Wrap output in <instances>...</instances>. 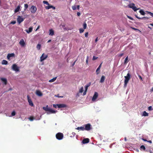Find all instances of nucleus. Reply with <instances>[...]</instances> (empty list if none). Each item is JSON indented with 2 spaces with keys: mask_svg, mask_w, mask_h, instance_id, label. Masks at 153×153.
<instances>
[{
  "mask_svg": "<svg viewBox=\"0 0 153 153\" xmlns=\"http://www.w3.org/2000/svg\"><path fill=\"white\" fill-rule=\"evenodd\" d=\"M83 91V87H82L79 90V92L80 93H82Z\"/></svg>",
  "mask_w": 153,
  "mask_h": 153,
  "instance_id": "35",
  "label": "nucleus"
},
{
  "mask_svg": "<svg viewBox=\"0 0 153 153\" xmlns=\"http://www.w3.org/2000/svg\"><path fill=\"white\" fill-rule=\"evenodd\" d=\"M20 6L19 5L17 6L16 8L14 10V13H16L17 12H18L20 10Z\"/></svg>",
  "mask_w": 153,
  "mask_h": 153,
  "instance_id": "25",
  "label": "nucleus"
},
{
  "mask_svg": "<svg viewBox=\"0 0 153 153\" xmlns=\"http://www.w3.org/2000/svg\"><path fill=\"white\" fill-rule=\"evenodd\" d=\"M147 12L148 13V14H150V16H152V17H153V13H151L150 12H149V11H147Z\"/></svg>",
  "mask_w": 153,
  "mask_h": 153,
  "instance_id": "38",
  "label": "nucleus"
},
{
  "mask_svg": "<svg viewBox=\"0 0 153 153\" xmlns=\"http://www.w3.org/2000/svg\"><path fill=\"white\" fill-rule=\"evenodd\" d=\"M33 30L32 27H30L29 28L28 30L26 29L25 30V31L27 33H29L32 32Z\"/></svg>",
  "mask_w": 153,
  "mask_h": 153,
  "instance_id": "13",
  "label": "nucleus"
},
{
  "mask_svg": "<svg viewBox=\"0 0 153 153\" xmlns=\"http://www.w3.org/2000/svg\"><path fill=\"white\" fill-rule=\"evenodd\" d=\"M83 28L84 29H85L87 27V24L85 23L83 25Z\"/></svg>",
  "mask_w": 153,
  "mask_h": 153,
  "instance_id": "41",
  "label": "nucleus"
},
{
  "mask_svg": "<svg viewBox=\"0 0 153 153\" xmlns=\"http://www.w3.org/2000/svg\"><path fill=\"white\" fill-rule=\"evenodd\" d=\"M45 9H49L51 8H52L53 10H55V7H53L52 5H48V6H46L45 7Z\"/></svg>",
  "mask_w": 153,
  "mask_h": 153,
  "instance_id": "18",
  "label": "nucleus"
},
{
  "mask_svg": "<svg viewBox=\"0 0 153 153\" xmlns=\"http://www.w3.org/2000/svg\"><path fill=\"white\" fill-rule=\"evenodd\" d=\"M98 37H97L95 40V42H97V41H98Z\"/></svg>",
  "mask_w": 153,
  "mask_h": 153,
  "instance_id": "59",
  "label": "nucleus"
},
{
  "mask_svg": "<svg viewBox=\"0 0 153 153\" xmlns=\"http://www.w3.org/2000/svg\"><path fill=\"white\" fill-rule=\"evenodd\" d=\"M48 111L49 112V114H53L55 113L56 112H57V111H55L52 110L51 108H50L49 109Z\"/></svg>",
  "mask_w": 153,
  "mask_h": 153,
  "instance_id": "20",
  "label": "nucleus"
},
{
  "mask_svg": "<svg viewBox=\"0 0 153 153\" xmlns=\"http://www.w3.org/2000/svg\"><path fill=\"white\" fill-rule=\"evenodd\" d=\"M54 31L52 29H51L49 30V35L51 36H53L54 35Z\"/></svg>",
  "mask_w": 153,
  "mask_h": 153,
  "instance_id": "23",
  "label": "nucleus"
},
{
  "mask_svg": "<svg viewBox=\"0 0 153 153\" xmlns=\"http://www.w3.org/2000/svg\"><path fill=\"white\" fill-rule=\"evenodd\" d=\"M123 54H124L123 53H122L120 54L118 56H120V57H121L123 55Z\"/></svg>",
  "mask_w": 153,
  "mask_h": 153,
  "instance_id": "52",
  "label": "nucleus"
},
{
  "mask_svg": "<svg viewBox=\"0 0 153 153\" xmlns=\"http://www.w3.org/2000/svg\"><path fill=\"white\" fill-rule=\"evenodd\" d=\"M72 134L74 136L75 135H76V134L75 133L73 132L72 133Z\"/></svg>",
  "mask_w": 153,
  "mask_h": 153,
  "instance_id": "58",
  "label": "nucleus"
},
{
  "mask_svg": "<svg viewBox=\"0 0 153 153\" xmlns=\"http://www.w3.org/2000/svg\"><path fill=\"white\" fill-rule=\"evenodd\" d=\"M24 20V19L23 18L22 16H18V18L17 19V22L19 23L20 24L22 22H23Z\"/></svg>",
  "mask_w": 153,
  "mask_h": 153,
  "instance_id": "9",
  "label": "nucleus"
},
{
  "mask_svg": "<svg viewBox=\"0 0 153 153\" xmlns=\"http://www.w3.org/2000/svg\"><path fill=\"white\" fill-rule=\"evenodd\" d=\"M105 77L104 76H102V77L101 78L100 80V82L102 83L105 80Z\"/></svg>",
  "mask_w": 153,
  "mask_h": 153,
  "instance_id": "22",
  "label": "nucleus"
},
{
  "mask_svg": "<svg viewBox=\"0 0 153 153\" xmlns=\"http://www.w3.org/2000/svg\"><path fill=\"white\" fill-rule=\"evenodd\" d=\"M62 27H65V25H62Z\"/></svg>",
  "mask_w": 153,
  "mask_h": 153,
  "instance_id": "62",
  "label": "nucleus"
},
{
  "mask_svg": "<svg viewBox=\"0 0 153 153\" xmlns=\"http://www.w3.org/2000/svg\"><path fill=\"white\" fill-rule=\"evenodd\" d=\"M139 12L142 15H144L145 14V13L142 10H140L139 11Z\"/></svg>",
  "mask_w": 153,
  "mask_h": 153,
  "instance_id": "27",
  "label": "nucleus"
},
{
  "mask_svg": "<svg viewBox=\"0 0 153 153\" xmlns=\"http://www.w3.org/2000/svg\"><path fill=\"white\" fill-rule=\"evenodd\" d=\"M140 149H143V150H145L146 149V148L144 145H142L140 147Z\"/></svg>",
  "mask_w": 153,
  "mask_h": 153,
  "instance_id": "31",
  "label": "nucleus"
},
{
  "mask_svg": "<svg viewBox=\"0 0 153 153\" xmlns=\"http://www.w3.org/2000/svg\"><path fill=\"white\" fill-rule=\"evenodd\" d=\"M87 92V91H85L84 93H83V95H85L86 94V92Z\"/></svg>",
  "mask_w": 153,
  "mask_h": 153,
  "instance_id": "56",
  "label": "nucleus"
},
{
  "mask_svg": "<svg viewBox=\"0 0 153 153\" xmlns=\"http://www.w3.org/2000/svg\"><path fill=\"white\" fill-rule=\"evenodd\" d=\"M131 28H132V29L134 30H138L140 32V31L138 29H137L134 27H131Z\"/></svg>",
  "mask_w": 153,
  "mask_h": 153,
  "instance_id": "43",
  "label": "nucleus"
},
{
  "mask_svg": "<svg viewBox=\"0 0 153 153\" xmlns=\"http://www.w3.org/2000/svg\"><path fill=\"white\" fill-rule=\"evenodd\" d=\"M20 44L22 46H24L25 45V42L23 39H22L19 42Z\"/></svg>",
  "mask_w": 153,
  "mask_h": 153,
  "instance_id": "21",
  "label": "nucleus"
},
{
  "mask_svg": "<svg viewBox=\"0 0 153 153\" xmlns=\"http://www.w3.org/2000/svg\"><path fill=\"white\" fill-rule=\"evenodd\" d=\"M1 81L4 83L5 85H6L7 84V80L6 79L4 78H1Z\"/></svg>",
  "mask_w": 153,
  "mask_h": 153,
  "instance_id": "26",
  "label": "nucleus"
},
{
  "mask_svg": "<svg viewBox=\"0 0 153 153\" xmlns=\"http://www.w3.org/2000/svg\"><path fill=\"white\" fill-rule=\"evenodd\" d=\"M142 139L143 141H147V140L146 139H145L144 138H142Z\"/></svg>",
  "mask_w": 153,
  "mask_h": 153,
  "instance_id": "54",
  "label": "nucleus"
},
{
  "mask_svg": "<svg viewBox=\"0 0 153 153\" xmlns=\"http://www.w3.org/2000/svg\"><path fill=\"white\" fill-rule=\"evenodd\" d=\"M16 112L15 111H13L11 113V115L12 116H14L16 115Z\"/></svg>",
  "mask_w": 153,
  "mask_h": 153,
  "instance_id": "37",
  "label": "nucleus"
},
{
  "mask_svg": "<svg viewBox=\"0 0 153 153\" xmlns=\"http://www.w3.org/2000/svg\"><path fill=\"white\" fill-rule=\"evenodd\" d=\"M102 64V63L97 68L96 70V72L97 74H99L100 73V70Z\"/></svg>",
  "mask_w": 153,
  "mask_h": 153,
  "instance_id": "15",
  "label": "nucleus"
},
{
  "mask_svg": "<svg viewBox=\"0 0 153 153\" xmlns=\"http://www.w3.org/2000/svg\"><path fill=\"white\" fill-rule=\"evenodd\" d=\"M89 142V139L88 138L84 139L82 141V143L83 144H86L88 143Z\"/></svg>",
  "mask_w": 153,
  "mask_h": 153,
  "instance_id": "11",
  "label": "nucleus"
},
{
  "mask_svg": "<svg viewBox=\"0 0 153 153\" xmlns=\"http://www.w3.org/2000/svg\"><path fill=\"white\" fill-rule=\"evenodd\" d=\"M128 56H127L125 58L124 60V64H126L128 62Z\"/></svg>",
  "mask_w": 153,
  "mask_h": 153,
  "instance_id": "30",
  "label": "nucleus"
},
{
  "mask_svg": "<svg viewBox=\"0 0 153 153\" xmlns=\"http://www.w3.org/2000/svg\"><path fill=\"white\" fill-rule=\"evenodd\" d=\"M51 40L50 39L48 41V42H51Z\"/></svg>",
  "mask_w": 153,
  "mask_h": 153,
  "instance_id": "63",
  "label": "nucleus"
},
{
  "mask_svg": "<svg viewBox=\"0 0 153 153\" xmlns=\"http://www.w3.org/2000/svg\"><path fill=\"white\" fill-rule=\"evenodd\" d=\"M80 15V13L79 12H78L77 13V15L78 16H79Z\"/></svg>",
  "mask_w": 153,
  "mask_h": 153,
  "instance_id": "55",
  "label": "nucleus"
},
{
  "mask_svg": "<svg viewBox=\"0 0 153 153\" xmlns=\"http://www.w3.org/2000/svg\"><path fill=\"white\" fill-rule=\"evenodd\" d=\"M98 58V57H96L95 56H94L93 57V60H94L97 59Z\"/></svg>",
  "mask_w": 153,
  "mask_h": 153,
  "instance_id": "45",
  "label": "nucleus"
},
{
  "mask_svg": "<svg viewBox=\"0 0 153 153\" xmlns=\"http://www.w3.org/2000/svg\"><path fill=\"white\" fill-rule=\"evenodd\" d=\"M50 108H48V105H47L46 107H43V109L44 110L46 111H48Z\"/></svg>",
  "mask_w": 153,
  "mask_h": 153,
  "instance_id": "24",
  "label": "nucleus"
},
{
  "mask_svg": "<svg viewBox=\"0 0 153 153\" xmlns=\"http://www.w3.org/2000/svg\"><path fill=\"white\" fill-rule=\"evenodd\" d=\"M48 57V56L47 55H45L44 53H43L42 56H41L40 58V60L41 62L42 61L44 60L45 59H46Z\"/></svg>",
  "mask_w": 153,
  "mask_h": 153,
  "instance_id": "7",
  "label": "nucleus"
},
{
  "mask_svg": "<svg viewBox=\"0 0 153 153\" xmlns=\"http://www.w3.org/2000/svg\"><path fill=\"white\" fill-rule=\"evenodd\" d=\"M16 23V21H12L11 22L10 24H12L13 25L15 24Z\"/></svg>",
  "mask_w": 153,
  "mask_h": 153,
  "instance_id": "46",
  "label": "nucleus"
},
{
  "mask_svg": "<svg viewBox=\"0 0 153 153\" xmlns=\"http://www.w3.org/2000/svg\"><path fill=\"white\" fill-rule=\"evenodd\" d=\"M98 97V94L97 92H95L92 98V100L94 101Z\"/></svg>",
  "mask_w": 153,
  "mask_h": 153,
  "instance_id": "10",
  "label": "nucleus"
},
{
  "mask_svg": "<svg viewBox=\"0 0 153 153\" xmlns=\"http://www.w3.org/2000/svg\"><path fill=\"white\" fill-rule=\"evenodd\" d=\"M143 115L145 116H148V114L145 111L143 112Z\"/></svg>",
  "mask_w": 153,
  "mask_h": 153,
  "instance_id": "32",
  "label": "nucleus"
},
{
  "mask_svg": "<svg viewBox=\"0 0 153 153\" xmlns=\"http://www.w3.org/2000/svg\"><path fill=\"white\" fill-rule=\"evenodd\" d=\"M37 10L36 7L33 5L30 8V11L33 13H34L36 12Z\"/></svg>",
  "mask_w": 153,
  "mask_h": 153,
  "instance_id": "6",
  "label": "nucleus"
},
{
  "mask_svg": "<svg viewBox=\"0 0 153 153\" xmlns=\"http://www.w3.org/2000/svg\"><path fill=\"white\" fill-rule=\"evenodd\" d=\"M56 78L57 77L53 78L52 79L50 80L49 82H53L56 79Z\"/></svg>",
  "mask_w": 153,
  "mask_h": 153,
  "instance_id": "28",
  "label": "nucleus"
},
{
  "mask_svg": "<svg viewBox=\"0 0 153 153\" xmlns=\"http://www.w3.org/2000/svg\"><path fill=\"white\" fill-rule=\"evenodd\" d=\"M72 8L73 10H75L76 9V6H73L72 7Z\"/></svg>",
  "mask_w": 153,
  "mask_h": 153,
  "instance_id": "42",
  "label": "nucleus"
},
{
  "mask_svg": "<svg viewBox=\"0 0 153 153\" xmlns=\"http://www.w3.org/2000/svg\"><path fill=\"white\" fill-rule=\"evenodd\" d=\"M88 33L86 32L85 33V37H87L88 36Z\"/></svg>",
  "mask_w": 153,
  "mask_h": 153,
  "instance_id": "50",
  "label": "nucleus"
},
{
  "mask_svg": "<svg viewBox=\"0 0 153 153\" xmlns=\"http://www.w3.org/2000/svg\"><path fill=\"white\" fill-rule=\"evenodd\" d=\"M88 86H87L86 85L85 86V91H87V89H88Z\"/></svg>",
  "mask_w": 153,
  "mask_h": 153,
  "instance_id": "51",
  "label": "nucleus"
},
{
  "mask_svg": "<svg viewBox=\"0 0 153 153\" xmlns=\"http://www.w3.org/2000/svg\"><path fill=\"white\" fill-rule=\"evenodd\" d=\"M127 17H128V19H131V20H134V19H133V18H132V17H131V16H127Z\"/></svg>",
  "mask_w": 153,
  "mask_h": 153,
  "instance_id": "44",
  "label": "nucleus"
},
{
  "mask_svg": "<svg viewBox=\"0 0 153 153\" xmlns=\"http://www.w3.org/2000/svg\"><path fill=\"white\" fill-rule=\"evenodd\" d=\"M91 85V82H90L89 83H88L87 85H86L87 86L89 87Z\"/></svg>",
  "mask_w": 153,
  "mask_h": 153,
  "instance_id": "53",
  "label": "nucleus"
},
{
  "mask_svg": "<svg viewBox=\"0 0 153 153\" xmlns=\"http://www.w3.org/2000/svg\"><path fill=\"white\" fill-rule=\"evenodd\" d=\"M128 7L131 8H132L134 11H136L137 10L140 9L139 8H137L135 6V4L133 3H131L128 5Z\"/></svg>",
  "mask_w": 153,
  "mask_h": 153,
  "instance_id": "3",
  "label": "nucleus"
},
{
  "mask_svg": "<svg viewBox=\"0 0 153 153\" xmlns=\"http://www.w3.org/2000/svg\"><path fill=\"white\" fill-rule=\"evenodd\" d=\"M14 56L15 54L14 53H9L7 56V58L8 59H9L10 57H14Z\"/></svg>",
  "mask_w": 153,
  "mask_h": 153,
  "instance_id": "17",
  "label": "nucleus"
},
{
  "mask_svg": "<svg viewBox=\"0 0 153 153\" xmlns=\"http://www.w3.org/2000/svg\"><path fill=\"white\" fill-rule=\"evenodd\" d=\"M147 142H148L151 143H152V141L151 140H149V141L147 140Z\"/></svg>",
  "mask_w": 153,
  "mask_h": 153,
  "instance_id": "61",
  "label": "nucleus"
},
{
  "mask_svg": "<svg viewBox=\"0 0 153 153\" xmlns=\"http://www.w3.org/2000/svg\"><path fill=\"white\" fill-rule=\"evenodd\" d=\"M79 5H77V8L78 10H79Z\"/></svg>",
  "mask_w": 153,
  "mask_h": 153,
  "instance_id": "60",
  "label": "nucleus"
},
{
  "mask_svg": "<svg viewBox=\"0 0 153 153\" xmlns=\"http://www.w3.org/2000/svg\"><path fill=\"white\" fill-rule=\"evenodd\" d=\"M88 59L89 57L88 56H87L86 61V64H88Z\"/></svg>",
  "mask_w": 153,
  "mask_h": 153,
  "instance_id": "47",
  "label": "nucleus"
},
{
  "mask_svg": "<svg viewBox=\"0 0 153 153\" xmlns=\"http://www.w3.org/2000/svg\"><path fill=\"white\" fill-rule=\"evenodd\" d=\"M151 91H153V87L151 88Z\"/></svg>",
  "mask_w": 153,
  "mask_h": 153,
  "instance_id": "64",
  "label": "nucleus"
},
{
  "mask_svg": "<svg viewBox=\"0 0 153 153\" xmlns=\"http://www.w3.org/2000/svg\"><path fill=\"white\" fill-rule=\"evenodd\" d=\"M58 104H53V107L55 108H57V107H58Z\"/></svg>",
  "mask_w": 153,
  "mask_h": 153,
  "instance_id": "48",
  "label": "nucleus"
},
{
  "mask_svg": "<svg viewBox=\"0 0 153 153\" xmlns=\"http://www.w3.org/2000/svg\"><path fill=\"white\" fill-rule=\"evenodd\" d=\"M34 117H33L32 116L30 117L29 118V119L30 121H32L34 120Z\"/></svg>",
  "mask_w": 153,
  "mask_h": 153,
  "instance_id": "36",
  "label": "nucleus"
},
{
  "mask_svg": "<svg viewBox=\"0 0 153 153\" xmlns=\"http://www.w3.org/2000/svg\"><path fill=\"white\" fill-rule=\"evenodd\" d=\"M41 47V45L40 44H38L36 46V48L38 50H39Z\"/></svg>",
  "mask_w": 153,
  "mask_h": 153,
  "instance_id": "33",
  "label": "nucleus"
},
{
  "mask_svg": "<svg viewBox=\"0 0 153 153\" xmlns=\"http://www.w3.org/2000/svg\"><path fill=\"white\" fill-rule=\"evenodd\" d=\"M76 129L79 130H81L82 131L85 130V129L84 128V126H80V127H78L76 128Z\"/></svg>",
  "mask_w": 153,
  "mask_h": 153,
  "instance_id": "19",
  "label": "nucleus"
},
{
  "mask_svg": "<svg viewBox=\"0 0 153 153\" xmlns=\"http://www.w3.org/2000/svg\"><path fill=\"white\" fill-rule=\"evenodd\" d=\"M77 59H76L74 62L73 63V64H72V66H74L75 64V63L76 62V61L77 60Z\"/></svg>",
  "mask_w": 153,
  "mask_h": 153,
  "instance_id": "57",
  "label": "nucleus"
},
{
  "mask_svg": "<svg viewBox=\"0 0 153 153\" xmlns=\"http://www.w3.org/2000/svg\"><path fill=\"white\" fill-rule=\"evenodd\" d=\"M148 110H149V111H151L152 110H153V109H152V106H149V107H148Z\"/></svg>",
  "mask_w": 153,
  "mask_h": 153,
  "instance_id": "49",
  "label": "nucleus"
},
{
  "mask_svg": "<svg viewBox=\"0 0 153 153\" xmlns=\"http://www.w3.org/2000/svg\"><path fill=\"white\" fill-rule=\"evenodd\" d=\"M36 94L39 96H42V93L39 90L36 91Z\"/></svg>",
  "mask_w": 153,
  "mask_h": 153,
  "instance_id": "16",
  "label": "nucleus"
},
{
  "mask_svg": "<svg viewBox=\"0 0 153 153\" xmlns=\"http://www.w3.org/2000/svg\"><path fill=\"white\" fill-rule=\"evenodd\" d=\"M28 7V5L27 4H25L24 5V10H25Z\"/></svg>",
  "mask_w": 153,
  "mask_h": 153,
  "instance_id": "34",
  "label": "nucleus"
},
{
  "mask_svg": "<svg viewBox=\"0 0 153 153\" xmlns=\"http://www.w3.org/2000/svg\"><path fill=\"white\" fill-rule=\"evenodd\" d=\"M135 16L136 18L139 19H146L147 20L149 19L148 17H144L142 18H140L138 17L137 15H135Z\"/></svg>",
  "mask_w": 153,
  "mask_h": 153,
  "instance_id": "14",
  "label": "nucleus"
},
{
  "mask_svg": "<svg viewBox=\"0 0 153 153\" xmlns=\"http://www.w3.org/2000/svg\"><path fill=\"white\" fill-rule=\"evenodd\" d=\"M2 64L7 65V62L5 60H3L2 62Z\"/></svg>",
  "mask_w": 153,
  "mask_h": 153,
  "instance_id": "29",
  "label": "nucleus"
},
{
  "mask_svg": "<svg viewBox=\"0 0 153 153\" xmlns=\"http://www.w3.org/2000/svg\"><path fill=\"white\" fill-rule=\"evenodd\" d=\"M58 107L59 108L66 107V105L65 104H58Z\"/></svg>",
  "mask_w": 153,
  "mask_h": 153,
  "instance_id": "12",
  "label": "nucleus"
},
{
  "mask_svg": "<svg viewBox=\"0 0 153 153\" xmlns=\"http://www.w3.org/2000/svg\"><path fill=\"white\" fill-rule=\"evenodd\" d=\"M27 98L28 101L29 102V105L31 106H33V104L31 99L30 98L29 96V95H27Z\"/></svg>",
  "mask_w": 153,
  "mask_h": 153,
  "instance_id": "8",
  "label": "nucleus"
},
{
  "mask_svg": "<svg viewBox=\"0 0 153 153\" xmlns=\"http://www.w3.org/2000/svg\"><path fill=\"white\" fill-rule=\"evenodd\" d=\"M12 68L13 70L15 71L16 72L19 71V68L17 66L16 64H13L12 67Z\"/></svg>",
  "mask_w": 153,
  "mask_h": 153,
  "instance_id": "5",
  "label": "nucleus"
},
{
  "mask_svg": "<svg viewBox=\"0 0 153 153\" xmlns=\"http://www.w3.org/2000/svg\"><path fill=\"white\" fill-rule=\"evenodd\" d=\"M83 126H84L85 130L89 131L92 128L91 127L92 126L90 123H88L87 124L84 125Z\"/></svg>",
  "mask_w": 153,
  "mask_h": 153,
  "instance_id": "2",
  "label": "nucleus"
},
{
  "mask_svg": "<svg viewBox=\"0 0 153 153\" xmlns=\"http://www.w3.org/2000/svg\"><path fill=\"white\" fill-rule=\"evenodd\" d=\"M79 32L80 33H83L84 31V29L82 28H80L79 29Z\"/></svg>",
  "mask_w": 153,
  "mask_h": 153,
  "instance_id": "40",
  "label": "nucleus"
},
{
  "mask_svg": "<svg viewBox=\"0 0 153 153\" xmlns=\"http://www.w3.org/2000/svg\"><path fill=\"white\" fill-rule=\"evenodd\" d=\"M56 137L58 140H61L63 137V134L61 133H58L56 134Z\"/></svg>",
  "mask_w": 153,
  "mask_h": 153,
  "instance_id": "4",
  "label": "nucleus"
},
{
  "mask_svg": "<svg viewBox=\"0 0 153 153\" xmlns=\"http://www.w3.org/2000/svg\"><path fill=\"white\" fill-rule=\"evenodd\" d=\"M43 3L44 4H47V5H49V3L47 1H43Z\"/></svg>",
  "mask_w": 153,
  "mask_h": 153,
  "instance_id": "39",
  "label": "nucleus"
},
{
  "mask_svg": "<svg viewBox=\"0 0 153 153\" xmlns=\"http://www.w3.org/2000/svg\"><path fill=\"white\" fill-rule=\"evenodd\" d=\"M124 86L126 87L129 80L131 79V74L129 73H128L126 76H124Z\"/></svg>",
  "mask_w": 153,
  "mask_h": 153,
  "instance_id": "1",
  "label": "nucleus"
}]
</instances>
